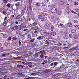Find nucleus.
<instances>
[{
	"label": "nucleus",
	"mask_w": 79,
	"mask_h": 79,
	"mask_svg": "<svg viewBox=\"0 0 79 79\" xmlns=\"http://www.w3.org/2000/svg\"><path fill=\"white\" fill-rule=\"evenodd\" d=\"M37 24V23L35 22H34L33 23V26H36Z\"/></svg>",
	"instance_id": "c85d7f7f"
},
{
	"label": "nucleus",
	"mask_w": 79,
	"mask_h": 79,
	"mask_svg": "<svg viewBox=\"0 0 79 79\" xmlns=\"http://www.w3.org/2000/svg\"><path fill=\"white\" fill-rule=\"evenodd\" d=\"M12 39L13 40H16V39H17V38H16V37H13Z\"/></svg>",
	"instance_id": "e433bc0d"
},
{
	"label": "nucleus",
	"mask_w": 79,
	"mask_h": 79,
	"mask_svg": "<svg viewBox=\"0 0 79 79\" xmlns=\"http://www.w3.org/2000/svg\"><path fill=\"white\" fill-rule=\"evenodd\" d=\"M60 26H61V27H62V26H63V24H60Z\"/></svg>",
	"instance_id": "0e129e2a"
},
{
	"label": "nucleus",
	"mask_w": 79,
	"mask_h": 79,
	"mask_svg": "<svg viewBox=\"0 0 79 79\" xmlns=\"http://www.w3.org/2000/svg\"><path fill=\"white\" fill-rule=\"evenodd\" d=\"M27 26L26 25H25L24 26H23V28H28V27H27Z\"/></svg>",
	"instance_id": "49530a36"
},
{
	"label": "nucleus",
	"mask_w": 79,
	"mask_h": 79,
	"mask_svg": "<svg viewBox=\"0 0 79 79\" xmlns=\"http://www.w3.org/2000/svg\"><path fill=\"white\" fill-rule=\"evenodd\" d=\"M21 73H15V74H17V75L18 76H20L21 75Z\"/></svg>",
	"instance_id": "4c0bfd02"
},
{
	"label": "nucleus",
	"mask_w": 79,
	"mask_h": 79,
	"mask_svg": "<svg viewBox=\"0 0 79 79\" xmlns=\"http://www.w3.org/2000/svg\"><path fill=\"white\" fill-rule=\"evenodd\" d=\"M35 60H36V61H39V60H40V59L39 58H37L36 59H35Z\"/></svg>",
	"instance_id": "09e8293b"
},
{
	"label": "nucleus",
	"mask_w": 79,
	"mask_h": 79,
	"mask_svg": "<svg viewBox=\"0 0 79 79\" xmlns=\"http://www.w3.org/2000/svg\"><path fill=\"white\" fill-rule=\"evenodd\" d=\"M2 76H5L6 75V73H2Z\"/></svg>",
	"instance_id": "c9c22d12"
},
{
	"label": "nucleus",
	"mask_w": 79,
	"mask_h": 79,
	"mask_svg": "<svg viewBox=\"0 0 79 79\" xmlns=\"http://www.w3.org/2000/svg\"><path fill=\"white\" fill-rule=\"evenodd\" d=\"M56 68H57V70H60V69H61V67H56Z\"/></svg>",
	"instance_id": "f3484780"
},
{
	"label": "nucleus",
	"mask_w": 79,
	"mask_h": 79,
	"mask_svg": "<svg viewBox=\"0 0 79 79\" xmlns=\"http://www.w3.org/2000/svg\"><path fill=\"white\" fill-rule=\"evenodd\" d=\"M30 27H33V26H34V25H33V24H30L29 25Z\"/></svg>",
	"instance_id": "79ce46f5"
},
{
	"label": "nucleus",
	"mask_w": 79,
	"mask_h": 79,
	"mask_svg": "<svg viewBox=\"0 0 79 79\" xmlns=\"http://www.w3.org/2000/svg\"><path fill=\"white\" fill-rule=\"evenodd\" d=\"M74 39L75 40H77L78 39V37L77 36H74Z\"/></svg>",
	"instance_id": "473e14b6"
},
{
	"label": "nucleus",
	"mask_w": 79,
	"mask_h": 79,
	"mask_svg": "<svg viewBox=\"0 0 79 79\" xmlns=\"http://www.w3.org/2000/svg\"><path fill=\"white\" fill-rule=\"evenodd\" d=\"M15 23H16V24H19V23H18V21H16L15 22Z\"/></svg>",
	"instance_id": "13d9d810"
},
{
	"label": "nucleus",
	"mask_w": 79,
	"mask_h": 79,
	"mask_svg": "<svg viewBox=\"0 0 79 79\" xmlns=\"http://www.w3.org/2000/svg\"><path fill=\"white\" fill-rule=\"evenodd\" d=\"M35 75V73H32L31 74V76H34Z\"/></svg>",
	"instance_id": "3c124183"
},
{
	"label": "nucleus",
	"mask_w": 79,
	"mask_h": 79,
	"mask_svg": "<svg viewBox=\"0 0 79 79\" xmlns=\"http://www.w3.org/2000/svg\"><path fill=\"white\" fill-rule=\"evenodd\" d=\"M41 21H45V19L44 18H42L41 19Z\"/></svg>",
	"instance_id": "72a5a7b5"
},
{
	"label": "nucleus",
	"mask_w": 79,
	"mask_h": 79,
	"mask_svg": "<svg viewBox=\"0 0 79 79\" xmlns=\"http://www.w3.org/2000/svg\"><path fill=\"white\" fill-rule=\"evenodd\" d=\"M54 29H55V27H54V26L53 25H51L50 29L51 31H53Z\"/></svg>",
	"instance_id": "0eeeda50"
},
{
	"label": "nucleus",
	"mask_w": 79,
	"mask_h": 79,
	"mask_svg": "<svg viewBox=\"0 0 79 79\" xmlns=\"http://www.w3.org/2000/svg\"><path fill=\"white\" fill-rule=\"evenodd\" d=\"M7 18V17H5L4 19V21H6V20Z\"/></svg>",
	"instance_id": "052dcab7"
},
{
	"label": "nucleus",
	"mask_w": 79,
	"mask_h": 79,
	"mask_svg": "<svg viewBox=\"0 0 79 79\" xmlns=\"http://www.w3.org/2000/svg\"><path fill=\"white\" fill-rule=\"evenodd\" d=\"M76 61H77V63H79V59H77L76 60Z\"/></svg>",
	"instance_id": "6e6d98bb"
},
{
	"label": "nucleus",
	"mask_w": 79,
	"mask_h": 79,
	"mask_svg": "<svg viewBox=\"0 0 79 79\" xmlns=\"http://www.w3.org/2000/svg\"><path fill=\"white\" fill-rule=\"evenodd\" d=\"M64 33L65 35H67V34H68V31H64Z\"/></svg>",
	"instance_id": "6ab92c4d"
},
{
	"label": "nucleus",
	"mask_w": 79,
	"mask_h": 79,
	"mask_svg": "<svg viewBox=\"0 0 79 79\" xmlns=\"http://www.w3.org/2000/svg\"><path fill=\"white\" fill-rule=\"evenodd\" d=\"M24 10H25L26 11H27L28 10V7H25V8H24Z\"/></svg>",
	"instance_id": "c756f323"
},
{
	"label": "nucleus",
	"mask_w": 79,
	"mask_h": 79,
	"mask_svg": "<svg viewBox=\"0 0 79 79\" xmlns=\"http://www.w3.org/2000/svg\"><path fill=\"white\" fill-rule=\"evenodd\" d=\"M51 11L52 13H56L58 11V10L56 8L54 7L51 9Z\"/></svg>",
	"instance_id": "f257e3e1"
},
{
	"label": "nucleus",
	"mask_w": 79,
	"mask_h": 79,
	"mask_svg": "<svg viewBox=\"0 0 79 79\" xmlns=\"http://www.w3.org/2000/svg\"><path fill=\"white\" fill-rule=\"evenodd\" d=\"M49 0H44V2L45 3H48Z\"/></svg>",
	"instance_id": "bb28decb"
},
{
	"label": "nucleus",
	"mask_w": 79,
	"mask_h": 79,
	"mask_svg": "<svg viewBox=\"0 0 79 79\" xmlns=\"http://www.w3.org/2000/svg\"><path fill=\"white\" fill-rule=\"evenodd\" d=\"M35 40V38H34L33 39L31 40H30V42H34V40Z\"/></svg>",
	"instance_id": "412c9836"
},
{
	"label": "nucleus",
	"mask_w": 79,
	"mask_h": 79,
	"mask_svg": "<svg viewBox=\"0 0 79 79\" xmlns=\"http://www.w3.org/2000/svg\"><path fill=\"white\" fill-rule=\"evenodd\" d=\"M3 48H4V47H3L0 48V50H3Z\"/></svg>",
	"instance_id": "864d4df0"
},
{
	"label": "nucleus",
	"mask_w": 79,
	"mask_h": 79,
	"mask_svg": "<svg viewBox=\"0 0 79 79\" xmlns=\"http://www.w3.org/2000/svg\"><path fill=\"white\" fill-rule=\"evenodd\" d=\"M31 29H34L35 31H37L38 29V27H32Z\"/></svg>",
	"instance_id": "9b49d317"
},
{
	"label": "nucleus",
	"mask_w": 79,
	"mask_h": 79,
	"mask_svg": "<svg viewBox=\"0 0 79 79\" xmlns=\"http://www.w3.org/2000/svg\"><path fill=\"white\" fill-rule=\"evenodd\" d=\"M68 26H69V27H71L72 26H73V25L71 24V23H69L68 24Z\"/></svg>",
	"instance_id": "2eb2a0df"
},
{
	"label": "nucleus",
	"mask_w": 79,
	"mask_h": 79,
	"mask_svg": "<svg viewBox=\"0 0 79 79\" xmlns=\"http://www.w3.org/2000/svg\"><path fill=\"white\" fill-rule=\"evenodd\" d=\"M71 51H76L77 50V48L74 47L70 49Z\"/></svg>",
	"instance_id": "423d86ee"
},
{
	"label": "nucleus",
	"mask_w": 79,
	"mask_h": 79,
	"mask_svg": "<svg viewBox=\"0 0 79 79\" xmlns=\"http://www.w3.org/2000/svg\"><path fill=\"white\" fill-rule=\"evenodd\" d=\"M11 40V37H10L8 38V40Z\"/></svg>",
	"instance_id": "603ef678"
},
{
	"label": "nucleus",
	"mask_w": 79,
	"mask_h": 79,
	"mask_svg": "<svg viewBox=\"0 0 79 79\" xmlns=\"http://www.w3.org/2000/svg\"><path fill=\"white\" fill-rule=\"evenodd\" d=\"M54 44L55 45H59V44H60L59 43H56V42L54 41Z\"/></svg>",
	"instance_id": "b1692460"
},
{
	"label": "nucleus",
	"mask_w": 79,
	"mask_h": 79,
	"mask_svg": "<svg viewBox=\"0 0 79 79\" xmlns=\"http://www.w3.org/2000/svg\"><path fill=\"white\" fill-rule=\"evenodd\" d=\"M45 27L46 29H48L50 28V25L48 23L46 24L45 25Z\"/></svg>",
	"instance_id": "7ed1b4c3"
},
{
	"label": "nucleus",
	"mask_w": 79,
	"mask_h": 79,
	"mask_svg": "<svg viewBox=\"0 0 79 79\" xmlns=\"http://www.w3.org/2000/svg\"><path fill=\"white\" fill-rule=\"evenodd\" d=\"M21 18V16L19 15H17V17H16V19H20Z\"/></svg>",
	"instance_id": "a211bd4d"
},
{
	"label": "nucleus",
	"mask_w": 79,
	"mask_h": 79,
	"mask_svg": "<svg viewBox=\"0 0 79 79\" xmlns=\"http://www.w3.org/2000/svg\"><path fill=\"white\" fill-rule=\"evenodd\" d=\"M32 0H29V3H32Z\"/></svg>",
	"instance_id": "8fccbe9b"
},
{
	"label": "nucleus",
	"mask_w": 79,
	"mask_h": 79,
	"mask_svg": "<svg viewBox=\"0 0 79 79\" xmlns=\"http://www.w3.org/2000/svg\"><path fill=\"white\" fill-rule=\"evenodd\" d=\"M7 5L8 8H10V3L7 4Z\"/></svg>",
	"instance_id": "f704fd0d"
},
{
	"label": "nucleus",
	"mask_w": 79,
	"mask_h": 79,
	"mask_svg": "<svg viewBox=\"0 0 79 79\" xmlns=\"http://www.w3.org/2000/svg\"><path fill=\"white\" fill-rule=\"evenodd\" d=\"M69 37L70 38H72L73 37V35L71 34H69Z\"/></svg>",
	"instance_id": "2f4dec72"
},
{
	"label": "nucleus",
	"mask_w": 79,
	"mask_h": 79,
	"mask_svg": "<svg viewBox=\"0 0 79 79\" xmlns=\"http://www.w3.org/2000/svg\"><path fill=\"white\" fill-rule=\"evenodd\" d=\"M42 18V15H40L38 16V18L39 19H41Z\"/></svg>",
	"instance_id": "ddd939ff"
},
{
	"label": "nucleus",
	"mask_w": 79,
	"mask_h": 79,
	"mask_svg": "<svg viewBox=\"0 0 79 79\" xmlns=\"http://www.w3.org/2000/svg\"><path fill=\"white\" fill-rule=\"evenodd\" d=\"M2 56H6V54H2Z\"/></svg>",
	"instance_id": "774afa93"
},
{
	"label": "nucleus",
	"mask_w": 79,
	"mask_h": 79,
	"mask_svg": "<svg viewBox=\"0 0 79 79\" xmlns=\"http://www.w3.org/2000/svg\"><path fill=\"white\" fill-rule=\"evenodd\" d=\"M28 37L29 39H31V35H28Z\"/></svg>",
	"instance_id": "de8ad7c7"
},
{
	"label": "nucleus",
	"mask_w": 79,
	"mask_h": 79,
	"mask_svg": "<svg viewBox=\"0 0 79 79\" xmlns=\"http://www.w3.org/2000/svg\"><path fill=\"white\" fill-rule=\"evenodd\" d=\"M44 52H42L41 53V55L40 56V57L42 58V59L43 58L44 56Z\"/></svg>",
	"instance_id": "f8f14e48"
},
{
	"label": "nucleus",
	"mask_w": 79,
	"mask_h": 79,
	"mask_svg": "<svg viewBox=\"0 0 79 79\" xmlns=\"http://www.w3.org/2000/svg\"><path fill=\"white\" fill-rule=\"evenodd\" d=\"M58 63L57 62H54L53 63H52L50 64V66H56L57 65H58Z\"/></svg>",
	"instance_id": "f03ea898"
},
{
	"label": "nucleus",
	"mask_w": 79,
	"mask_h": 79,
	"mask_svg": "<svg viewBox=\"0 0 79 79\" xmlns=\"http://www.w3.org/2000/svg\"><path fill=\"white\" fill-rule=\"evenodd\" d=\"M73 22L74 23H75V24H77V23H78V21L76 20H75L73 21Z\"/></svg>",
	"instance_id": "a878e982"
},
{
	"label": "nucleus",
	"mask_w": 79,
	"mask_h": 79,
	"mask_svg": "<svg viewBox=\"0 0 79 79\" xmlns=\"http://www.w3.org/2000/svg\"><path fill=\"white\" fill-rule=\"evenodd\" d=\"M27 31V29H25L23 30V31Z\"/></svg>",
	"instance_id": "e2e57ef3"
},
{
	"label": "nucleus",
	"mask_w": 79,
	"mask_h": 79,
	"mask_svg": "<svg viewBox=\"0 0 79 79\" xmlns=\"http://www.w3.org/2000/svg\"><path fill=\"white\" fill-rule=\"evenodd\" d=\"M17 67L19 69H20L21 68H24V66L22 65H20L19 64L17 65Z\"/></svg>",
	"instance_id": "39448f33"
},
{
	"label": "nucleus",
	"mask_w": 79,
	"mask_h": 79,
	"mask_svg": "<svg viewBox=\"0 0 79 79\" xmlns=\"http://www.w3.org/2000/svg\"><path fill=\"white\" fill-rule=\"evenodd\" d=\"M60 35H63V32L62 31H60Z\"/></svg>",
	"instance_id": "c03bdc74"
},
{
	"label": "nucleus",
	"mask_w": 79,
	"mask_h": 79,
	"mask_svg": "<svg viewBox=\"0 0 79 79\" xmlns=\"http://www.w3.org/2000/svg\"><path fill=\"white\" fill-rule=\"evenodd\" d=\"M15 5L16 6H18L19 5V2H17L15 4Z\"/></svg>",
	"instance_id": "393cba45"
},
{
	"label": "nucleus",
	"mask_w": 79,
	"mask_h": 79,
	"mask_svg": "<svg viewBox=\"0 0 79 79\" xmlns=\"http://www.w3.org/2000/svg\"><path fill=\"white\" fill-rule=\"evenodd\" d=\"M58 15H61V11H58Z\"/></svg>",
	"instance_id": "37998d69"
},
{
	"label": "nucleus",
	"mask_w": 79,
	"mask_h": 79,
	"mask_svg": "<svg viewBox=\"0 0 79 79\" xmlns=\"http://www.w3.org/2000/svg\"><path fill=\"white\" fill-rule=\"evenodd\" d=\"M50 40H46V42H50Z\"/></svg>",
	"instance_id": "680f3d73"
},
{
	"label": "nucleus",
	"mask_w": 79,
	"mask_h": 79,
	"mask_svg": "<svg viewBox=\"0 0 79 79\" xmlns=\"http://www.w3.org/2000/svg\"><path fill=\"white\" fill-rule=\"evenodd\" d=\"M29 6L30 10H32V6H31V5H30Z\"/></svg>",
	"instance_id": "7c9ffc66"
},
{
	"label": "nucleus",
	"mask_w": 79,
	"mask_h": 79,
	"mask_svg": "<svg viewBox=\"0 0 79 79\" xmlns=\"http://www.w3.org/2000/svg\"><path fill=\"white\" fill-rule=\"evenodd\" d=\"M41 73H42L41 72H39L37 73V74L38 75H39V74H41Z\"/></svg>",
	"instance_id": "a18cd8bd"
},
{
	"label": "nucleus",
	"mask_w": 79,
	"mask_h": 79,
	"mask_svg": "<svg viewBox=\"0 0 79 79\" xmlns=\"http://www.w3.org/2000/svg\"><path fill=\"white\" fill-rule=\"evenodd\" d=\"M76 32V30H73L71 31L72 33H73V34H74V33H75Z\"/></svg>",
	"instance_id": "5701e85b"
},
{
	"label": "nucleus",
	"mask_w": 79,
	"mask_h": 79,
	"mask_svg": "<svg viewBox=\"0 0 79 79\" xmlns=\"http://www.w3.org/2000/svg\"><path fill=\"white\" fill-rule=\"evenodd\" d=\"M19 45H21V41H20V40H19Z\"/></svg>",
	"instance_id": "4d7b16f0"
},
{
	"label": "nucleus",
	"mask_w": 79,
	"mask_h": 79,
	"mask_svg": "<svg viewBox=\"0 0 79 79\" xmlns=\"http://www.w3.org/2000/svg\"><path fill=\"white\" fill-rule=\"evenodd\" d=\"M20 76V77H23V74L21 73Z\"/></svg>",
	"instance_id": "5fc2aeb1"
},
{
	"label": "nucleus",
	"mask_w": 79,
	"mask_h": 79,
	"mask_svg": "<svg viewBox=\"0 0 79 79\" xmlns=\"http://www.w3.org/2000/svg\"><path fill=\"white\" fill-rule=\"evenodd\" d=\"M35 5L36 6H39V3H36Z\"/></svg>",
	"instance_id": "58836bf2"
},
{
	"label": "nucleus",
	"mask_w": 79,
	"mask_h": 79,
	"mask_svg": "<svg viewBox=\"0 0 79 79\" xmlns=\"http://www.w3.org/2000/svg\"><path fill=\"white\" fill-rule=\"evenodd\" d=\"M3 37L4 39H6V38H7L8 37V36L7 35H4L3 36Z\"/></svg>",
	"instance_id": "4468645a"
},
{
	"label": "nucleus",
	"mask_w": 79,
	"mask_h": 79,
	"mask_svg": "<svg viewBox=\"0 0 79 79\" xmlns=\"http://www.w3.org/2000/svg\"><path fill=\"white\" fill-rule=\"evenodd\" d=\"M19 29H24L23 26H22L19 27Z\"/></svg>",
	"instance_id": "cd10ccee"
},
{
	"label": "nucleus",
	"mask_w": 79,
	"mask_h": 79,
	"mask_svg": "<svg viewBox=\"0 0 79 79\" xmlns=\"http://www.w3.org/2000/svg\"><path fill=\"white\" fill-rule=\"evenodd\" d=\"M3 14H5V13H6V12H5V11H3Z\"/></svg>",
	"instance_id": "338daca9"
},
{
	"label": "nucleus",
	"mask_w": 79,
	"mask_h": 79,
	"mask_svg": "<svg viewBox=\"0 0 79 79\" xmlns=\"http://www.w3.org/2000/svg\"><path fill=\"white\" fill-rule=\"evenodd\" d=\"M64 2L63 1H60L59 3V5H64Z\"/></svg>",
	"instance_id": "1a4fd4ad"
},
{
	"label": "nucleus",
	"mask_w": 79,
	"mask_h": 79,
	"mask_svg": "<svg viewBox=\"0 0 79 79\" xmlns=\"http://www.w3.org/2000/svg\"><path fill=\"white\" fill-rule=\"evenodd\" d=\"M34 33L36 34V36H37V33H38V32H37V31H35L34 32Z\"/></svg>",
	"instance_id": "ea45409f"
},
{
	"label": "nucleus",
	"mask_w": 79,
	"mask_h": 79,
	"mask_svg": "<svg viewBox=\"0 0 79 79\" xmlns=\"http://www.w3.org/2000/svg\"><path fill=\"white\" fill-rule=\"evenodd\" d=\"M56 35V33L55 32H51V35L52 36H54V35Z\"/></svg>",
	"instance_id": "6e6552de"
},
{
	"label": "nucleus",
	"mask_w": 79,
	"mask_h": 79,
	"mask_svg": "<svg viewBox=\"0 0 79 79\" xmlns=\"http://www.w3.org/2000/svg\"><path fill=\"white\" fill-rule=\"evenodd\" d=\"M3 2L4 3H5V4H6L8 3V0H3Z\"/></svg>",
	"instance_id": "dca6fc26"
},
{
	"label": "nucleus",
	"mask_w": 79,
	"mask_h": 79,
	"mask_svg": "<svg viewBox=\"0 0 79 79\" xmlns=\"http://www.w3.org/2000/svg\"><path fill=\"white\" fill-rule=\"evenodd\" d=\"M74 37H77L76 36H77V34H74Z\"/></svg>",
	"instance_id": "bf43d9fd"
},
{
	"label": "nucleus",
	"mask_w": 79,
	"mask_h": 79,
	"mask_svg": "<svg viewBox=\"0 0 79 79\" xmlns=\"http://www.w3.org/2000/svg\"><path fill=\"white\" fill-rule=\"evenodd\" d=\"M42 53H44V54H45V52L44 51H41L38 52L37 54V56H39V55H40L41 54H42Z\"/></svg>",
	"instance_id": "20e7f679"
},
{
	"label": "nucleus",
	"mask_w": 79,
	"mask_h": 79,
	"mask_svg": "<svg viewBox=\"0 0 79 79\" xmlns=\"http://www.w3.org/2000/svg\"><path fill=\"white\" fill-rule=\"evenodd\" d=\"M74 5L76 6L78 5H79V3L77 2H74Z\"/></svg>",
	"instance_id": "4be33fe9"
},
{
	"label": "nucleus",
	"mask_w": 79,
	"mask_h": 79,
	"mask_svg": "<svg viewBox=\"0 0 79 79\" xmlns=\"http://www.w3.org/2000/svg\"><path fill=\"white\" fill-rule=\"evenodd\" d=\"M43 37H44V36H40L39 38H37L38 40H42L43 39Z\"/></svg>",
	"instance_id": "9d476101"
},
{
	"label": "nucleus",
	"mask_w": 79,
	"mask_h": 79,
	"mask_svg": "<svg viewBox=\"0 0 79 79\" xmlns=\"http://www.w3.org/2000/svg\"><path fill=\"white\" fill-rule=\"evenodd\" d=\"M75 10L77 12H78V13H79V9H75Z\"/></svg>",
	"instance_id": "a19ab883"
},
{
	"label": "nucleus",
	"mask_w": 79,
	"mask_h": 79,
	"mask_svg": "<svg viewBox=\"0 0 79 79\" xmlns=\"http://www.w3.org/2000/svg\"><path fill=\"white\" fill-rule=\"evenodd\" d=\"M64 39H68V36L67 35L64 36Z\"/></svg>",
	"instance_id": "aec40b11"
},
{
	"label": "nucleus",
	"mask_w": 79,
	"mask_h": 79,
	"mask_svg": "<svg viewBox=\"0 0 79 79\" xmlns=\"http://www.w3.org/2000/svg\"><path fill=\"white\" fill-rule=\"evenodd\" d=\"M47 63V60H46L44 62V64H45V63Z\"/></svg>",
	"instance_id": "69168bd1"
}]
</instances>
